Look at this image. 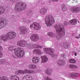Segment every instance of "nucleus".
Wrapping results in <instances>:
<instances>
[{"mask_svg": "<svg viewBox=\"0 0 80 80\" xmlns=\"http://www.w3.org/2000/svg\"><path fill=\"white\" fill-rule=\"evenodd\" d=\"M32 15H33V12L32 11H29L28 14V16H29V17L32 16Z\"/></svg>", "mask_w": 80, "mask_h": 80, "instance_id": "f704fd0d", "label": "nucleus"}, {"mask_svg": "<svg viewBox=\"0 0 80 80\" xmlns=\"http://www.w3.org/2000/svg\"><path fill=\"white\" fill-rule=\"evenodd\" d=\"M17 45L21 47H25L27 45V42L26 41H19L18 42Z\"/></svg>", "mask_w": 80, "mask_h": 80, "instance_id": "f8f14e48", "label": "nucleus"}, {"mask_svg": "<svg viewBox=\"0 0 80 80\" xmlns=\"http://www.w3.org/2000/svg\"><path fill=\"white\" fill-rule=\"evenodd\" d=\"M12 57H13V58H15V56L14 55H13L12 56Z\"/></svg>", "mask_w": 80, "mask_h": 80, "instance_id": "c03bdc74", "label": "nucleus"}, {"mask_svg": "<svg viewBox=\"0 0 80 80\" xmlns=\"http://www.w3.org/2000/svg\"><path fill=\"white\" fill-rule=\"evenodd\" d=\"M79 36H80V34L79 35Z\"/></svg>", "mask_w": 80, "mask_h": 80, "instance_id": "49530a36", "label": "nucleus"}, {"mask_svg": "<svg viewBox=\"0 0 80 80\" xmlns=\"http://www.w3.org/2000/svg\"><path fill=\"white\" fill-rule=\"evenodd\" d=\"M74 55H75V56H77V53L76 52H75L74 53Z\"/></svg>", "mask_w": 80, "mask_h": 80, "instance_id": "a18cd8bd", "label": "nucleus"}, {"mask_svg": "<svg viewBox=\"0 0 80 80\" xmlns=\"http://www.w3.org/2000/svg\"><path fill=\"white\" fill-rule=\"evenodd\" d=\"M38 55L42 54V51H41V50L39 49H38Z\"/></svg>", "mask_w": 80, "mask_h": 80, "instance_id": "e433bc0d", "label": "nucleus"}, {"mask_svg": "<svg viewBox=\"0 0 80 80\" xmlns=\"http://www.w3.org/2000/svg\"><path fill=\"white\" fill-rule=\"evenodd\" d=\"M23 72H24V73H32L33 74L35 73V71H33L31 70H28L27 69H25L24 70Z\"/></svg>", "mask_w": 80, "mask_h": 80, "instance_id": "393cba45", "label": "nucleus"}, {"mask_svg": "<svg viewBox=\"0 0 80 80\" xmlns=\"http://www.w3.org/2000/svg\"><path fill=\"white\" fill-rule=\"evenodd\" d=\"M61 56L62 57V58H66V56L65 55V54H61Z\"/></svg>", "mask_w": 80, "mask_h": 80, "instance_id": "58836bf2", "label": "nucleus"}, {"mask_svg": "<svg viewBox=\"0 0 80 80\" xmlns=\"http://www.w3.org/2000/svg\"><path fill=\"white\" fill-rule=\"evenodd\" d=\"M40 61V58L38 57H33L32 62L34 63H37Z\"/></svg>", "mask_w": 80, "mask_h": 80, "instance_id": "4468645a", "label": "nucleus"}, {"mask_svg": "<svg viewBox=\"0 0 80 80\" xmlns=\"http://www.w3.org/2000/svg\"><path fill=\"white\" fill-rule=\"evenodd\" d=\"M16 36H17V33L13 31H10L7 33L6 34L1 35L0 36L1 39H0V44L2 43V41L4 42H7L8 40H12L15 38Z\"/></svg>", "mask_w": 80, "mask_h": 80, "instance_id": "f257e3e1", "label": "nucleus"}, {"mask_svg": "<svg viewBox=\"0 0 80 80\" xmlns=\"http://www.w3.org/2000/svg\"><path fill=\"white\" fill-rule=\"evenodd\" d=\"M68 22L67 21H65L64 23V25H65V26H67V25H68Z\"/></svg>", "mask_w": 80, "mask_h": 80, "instance_id": "4c0bfd02", "label": "nucleus"}, {"mask_svg": "<svg viewBox=\"0 0 80 80\" xmlns=\"http://www.w3.org/2000/svg\"><path fill=\"white\" fill-rule=\"evenodd\" d=\"M46 73L48 75H50L52 74V70L51 69L49 68H48L45 71Z\"/></svg>", "mask_w": 80, "mask_h": 80, "instance_id": "5701e85b", "label": "nucleus"}, {"mask_svg": "<svg viewBox=\"0 0 80 80\" xmlns=\"http://www.w3.org/2000/svg\"><path fill=\"white\" fill-rule=\"evenodd\" d=\"M9 51L14 50L16 56L19 58H22L24 56L25 52L24 51L22 48H16L15 46H10L8 48Z\"/></svg>", "mask_w": 80, "mask_h": 80, "instance_id": "7ed1b4c3", "label": "nucleus"}, {"mask_svg": "<svg viewBox=\"0 0 80 80\" xmlns=\"http://www.w3.org/2000/svg\"><path fill=\"white\" fill-rule=\"evenodd\" d=\"M79 75H80V74L78 73H74L70 74V76H71V77H72V78H77V77H78Z\"/></svg>", "mask_w": 80, "mask_h": 80, "instance_id": "f3484780", "label": "nucleus"}, {"mask_svg": "<svg viewBox=\"0 0 80 80\" xmlns=\"http://www.w3.org/2000/svg\"><path fill=\"white\" fill-rule=\"evenodd\" d=\"M0 51H2L3 50V48L0 45Z\"/></svg>", "mask_w": 80, "mask_h": 80, "instance_id": "ea45409f", "label": "nucleus"}, {"mask_svg": "<svg viewBox=\"0 0 80 80\" xmlns=\"http://www.w3.org/2000/svg\"><path fill=\"white\" fill-rule=\"evenodd\" d=\"M51 38H53L55 37L56 36L55 34V33L52 32H49L47 34Z\"/></svg>", "mask_w": 80, "mask_h": 80, "instance_id": "412c9836", "label": "nucleus"}, {"mask_svg": "<svg viewBox=\"0 0 80 80\" xmlns=\"http://www.w3.org/2000/svg\"><path fill=\"white\" fill-rule=\"evenodd\" d=\"M47 10H48V7L42 8L40 11V13L41 14H42V15H45V14L47 13Z\"/></svg>", "mask_w": 80, "mask_h": 80, "instance_id": "ddd939ff", "label": "nucleus"}, {"mask_svg": "<svg viewBox=\"0 0 80 80\" xmlns=\"http://www.w3.org/2000/svg\"><path fill=\"white\" fill-rule=\"evenodd\" d=\"M9 79L8 77L5 76H3L0 78V80H9Z\"/></svg>", "mask_w": 80, "mask_h": 80, "instance_id": "7c9ffc66", "label": "nucleus"}, {"mask_svg": "<svg viewBox=\"0 0 80 80\" xmlns=\"http://www.w3.org/2000/svg\"><path fill=\"white\" fill-rule=\"evenodd\" d=\"M68 68L70 69L71 71H73V68H77V66L73 64H70L68 66Z\"/></svg>", "mask_w": 80, "mask_h": 80, "instance_id": "6ab92c4d", "label": "nucleus"}, {"mask_svg": "<svg viewBox=\"0 0 80 80\" xmlns=\"http://www.w3.org/2000/svg\"><path fill=\"white\" fill-rule=\"evenodd\" d=\"M7 24H8V21L7 19L3 17L0 18V29L4 28Z\"/></svg>", "mask_w": 80, "mask_h": 80, "instance_id": "0eeeda50", "label": "nucleus"}, {"mask_svg": "<svg viewBox=\"0 0 80 80\" xmlns=\"http://www.w3.org/2000/svg\"><path fill=\"white\" fill-rule=\"evenodd\" d=\"M77 20L75 19H74L70 21H69V22H70L71 25H75L77 23Z\"/></svg>", "mask_w": 80, "mask_h": 80, "instance_id": "aec40b11", "label": "nucleus"}, {"mask_svg": "<svg viewBox=\"0 0 80 80\" xmlns=\"http://www.w3.org/2000/svg\"><path fill=\"white\" fill-rule=\"evenodd\" d=\"M70 10L72 13H77L80 10V8L78 6H74L70 8Z\"/></svg>", "mask_w": 80, "mask_h": 80, "instance_id": "9b49d317", "label": "nucleus"}, {"mask_svg": "<svg viewBox=\"0 0 80 80\" xmlns=\"http://www.w3.org/2000/svg\"><path fill=\"white\" fill-rule=\"evenodd\" d=\"M31 28L33 27L34 29L35 30H38L40 29V25L39 24L36 22H33V23L30 25Z\"/></svg>", "mask_w": 80, "mask_h": 80, "instance_id": "6e6552de", "label": "nucleus"}, {"mask_svg": "<svg viewBox=\"0 0 80 80\" xmlns=\"http://www.w3.org/2000/svg\"><path fill=\"white\" fill-rule=\"evenodd\" d=\"M22 80H32V77L30 75H26L24 77Z\"/></svg>", "mask_w": 80, "mask_h": 80, "instance_id": "dca6fc26", "label": "nucleus"}, {"mask_svg": "<svg viewBox=\"0 0 80 80\" xmlns=\"http://www.w3.org/2000/svg\"><path fill=\"white\" fill-rule=\"evenodd\" d=\"M28 67L30 69H35L37 67V66L35 65L32 64L29 65Z\"/></svg>", "mask_w": 80, "mask_h": 80, "instance_id": "cd10ccee", "label": "nucleus"}, {"mask_svg": "<svg viewBox=\"0 0 80 80\" xmlns=\"http://www.w3.org/2000/svg\"><path fill=\"white\" fill-rule=\"evenodd\" d=\"M51 2H58L59 0H50Z\"/></svg>", "mask_w": 80, "mask_h": 80, "instance_id": "79ce46f5", "label": "nucleus"}, {"mask_svg": "<svg viewBox=\"0 0 80 80\" xmlns=\"http://www.w3.org/2000/svg\"><path fill=\"white\" fill-rule=\"evenodd\" d=\"M76 2H77V1Z\"/></svg>", "mask_w": 80, "mask_h": 80, "instance_id": "09e8293b", "label": "nucleus"}, {"mask_svg": "<svg viewBox=\"0 0 80 80\" xmlns=\"http://www.w3.org/2000/svg\"><path fill=\"white\" fill-rule=\"evenodd\" d=\"M44 52L47 54H49V55L52 56V57L56 58L57 56L56 54H54L55 50L53 48H44Z\"/></svg>", "mask_w": 80, "mask_h": 80, "instance_id": "423d86ee", "label": "nucleus"}, {"mask_svg": "<svg viewBox=\"0 0 80 80\" xmlns=\"http://www.w3.org/2000/svg\"><path fill=\"white\" fill-rule=\"evenodd\" d=\"M54 28L56 32L59 33V35L56 36L58 40H60L65 34V29L62 24L55 25Z\"/></svg>", "mask_w": 80, "mask_h": 80, "instance_id": "f03ea898", "label": "nucleus"}, {"mask_svg": "<svg viewBox=\"0 0 80 80\" xmlns=\"http://www.w3.org/2000/svg\"><path fill=\"white\" fill-rule=\"evenodd\" d=\"M2 53L0 51V58H2Z\"/></svg>", "mask_w": 80, "mask_h": 80, "instance_id": "a19ab883", "label": "nucleus"}, {"mask_svg": "<svg viewBox=\"0 0 80 80\" xmlns=\"http://www.w3.org/2000/svg\"><path fill=\"white\" fill-rule=\"evenodd\" d=\"M69 62L70 63H75L76 62V61L73 59H71L69 60Z\"/></svg>", "mask_w": 80, "mask_h": 80, "instance_id": "2f4dec72", "label": "nucleus"}, {"mask_svg": "<svg viewBox=\"0 0 80 80\" xmlns=\"http://www.w3.org/2000/svg\"><path fill=\"white\" fill-rule=\"evenodd\" d=\"M45 22L46 25L48 27H51L55 23V19L53 15H49L47 16L45 18Z\"/></svg>", "mask_w": 80, "mask_h": 80, "instance_id": "20e7f679", "label": "nucleus"}, {"mask_svg": "<svg viewBox=\"0 0 80 80\" xmlns=\"http://www.w3.org/2000/svg\"><path fill=\"white\" fill-rule=\"evenodd\" d=\"M75 38H77V39L80 38V36L78 37H75Z\"/></svg>", "mask_w": 80, "mask_h": 80, "instance_id": "37998d69", "label": "nucleus"}, {"mask_svg": "<svg viewBox=\"0 0 80 80\" xmlns=\"http://www.w3.org/2000/svg\"><path fill=\"white\" fill-rule=\"evenodd\" d=\"M11 80H20V79L17 76L14 75L11 77Z\"/></svg>", "mask_w": 80, "mask_h": 80, "instance_id": "b1692460", "label": "nucleus"}, {"mask_svg": "<svg viewBox=\"0 0 80 80\" xmlns=\"http://www.w3.org/2000/svg\"><path fill=\"white\" fill-rule=\"evenodd\" d=\"M35 47L36 48H43L42 46H40L37 44H35Z\"/></svg>", "mask_w": 80, "mask_h": 80, "instance_id": "72a5a7b5", "label": "nucleus"}, {"mask_svg": "<svg viewBox=\"0 0 80 80\" xmlns=\"http://www.w3.org/2000/svg\"><path fill=\"white\" fill-rule=\"evenodd\" d=\"M27 8V4L23 2H19L15 5V10L17 12H21Z\"/></svg>", "mask_w": 80, "mask_h": 80, "instance_id": "39448f33", "label": "nucleus"}, {"mask_svg": "<svg viewBox=\"0 0 80 80\" xmlns=\"http://www.w3.org/2000/svg\"><path fill=\"white\" fill-rule=\"evenodd\" d=\"M39 39L38 36L36 34H33L30 36V39L33 42H37Z\"/></svg>", "mask_w": 80, "mask_h": 80, "instance_id": "9d476101", "label": "nucleus"}, {"mask_svg": "<svg viewBox=\"0 0 80 80\" xmlns=\"http://www.w3.org/2000/svg\"><path fill=\"white\" fill-rule=\"evenodd\" d=\"M0 63L1 64H3L4 63H6V65H8L9 64V62L7 60H6L4 59H0Z\"/></svg>", "mask_w": 80, "mask_h": 80, "instance_id": "a211bd4d", "label": "nucleus"}, {"mask_svg": "<svg viewBox=\"0 0 80 80\" xmlns=\"http://www.w3.org/2000/svg\"><path fill=\"white\" fill-rule=\"evenodd\" d=\"M5 12V9L2 7H0V15H2Z\"/></svg>", "mask_w": 80, "mask_h": 80, "instance_id": "c85d7f7f", "label": "nucleus"}, {"mask_svg": "<svg viewBox=\"0 0 80 80\" xmlns=\"http://www.w3.org/2000/svg\"><path fill=\"white\" fill-rule=\"evenodd\" d=\"M20 31V33L22 35H25L28 32V28L24 26H21L19 28Z\"/></svg>", "mask_w": 80, "mask_h": 80, "instance_id": "1a4fd4ad", "label": "nucleus"}, {"mask_svg": "<svg viewBox=\"0 0 80 80\" xmlns=\"http://www.w3.org/2000/svg\"><path fill=\"white\" fill-rule=\"evenodd\" d=\"M33 53L34 54H38V49H36L33 50Z\"/></svg>", "mask_w": 80, "mask_h": 80, "instance_id": "c9c22d12", "label": "nucleus"}, {"mask_svg": "<svg viewBox=\"0 0 80 80\" xmlns=\"http://www.w3.org/2000/svg\"><path fill=\"white\" fill-rule=\"evenodd\" d=\"M58 64L59 66H63L65 64V62L63 59L58 60Z\"/></svg>", "mask_w": 80, "mask_h": 80, "instance_id": "2eb2a0df", "label": "nucleus"}, {"mask_svg": "<svg viewBox=\"0 0 80 80\" xmlns=\"http://www.w3.org/2000/svg\"><path fill=\"white\" fill-rule=\"evenodd\" d=\"M78 22L79 23V21H78Z\"/></svg>", "mask_w": 80, "mask_h": 80, "instance_id": "de8ad7c7", "label": "nucleus"}, {"mask_svg": "<svg viewBox=\"0 0 80 80\" xmlns=\"http://www.w3.org/2000/svg\"><path fill=\"white\" fill-rule=\"evenodd\" d=\"M26 48L27 49H32L33 48V44L31 43H29L28 44H27L26 45Z\"/></svg>", "mask_w": 80, "mask_h": 80, "instance_id": "a878e982", "label": "nucleus"}, {"mask_svg": "<svg viewBox=\"0 0 80 80\" xmlns=\"http://www.w3.org/2000/svg\"><path fill=\"white\" fill-rule=\"evenodd\" d=\"M70 46V44L68 42H65L63 43V47L65 48H68Z\"/></svg>", "mask_w": 80, "mask_h": 80, "instance_id": "bb28decb", "label": "nucleus"}, {"mask_svg": "<svg viewBox=\"0 0 80 80\" xmlns=\"http://www.w3.org/2000/svg\"><path fill=\"white\" fill-rule=\"evenodd\" d=\"M67 9V6L65 4H63L62 5V9L63 11H65Z\"/></svg>", "mask_w": 80, "mask_h": 80, "instance_id": "c756f323", "label": "nucleus"}, {"mask_svg": "<svg viewBox=\"0 0 80 80\" xmlns=\"http://www.w3.org/2000/svg\"><path fill=\"white\" fill-rule=\"evenodd\" d=\"M18 74H25V72L22 70H19L17 72Z\"/></svg>", "mask_w": 80, "mask_h": 80, "instance_id": "473e14b6", "label": "nucleus"}, {"mask_svg": "<svg viewBox=\"0 0 80 80\" xmlns=\"http://www.w3.org/2000/svg\"><path fill=\"white\" fill-rule=\"evenodd\" d=\"M41 58L42 59V63H45L48 61V58L45 55L42 56Z\"/></svg>", "mask_w": 80, "mask_h": 80, "instance_id": "4be33fe9", "label": "nucleus"}]
</instances>
